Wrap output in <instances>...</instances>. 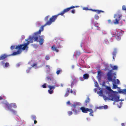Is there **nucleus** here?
Returning <instances> with one entry per match:
<instances>
[{
	"label": "nucleus",
	"mask_w": 126,
	"mask_h": 126,
	"mask_svg": "<svg viewBox=\"0 0 126 126\" xmlns=\"http://www.w3.org/2000/svg\"><path fill=\"white\" fill-rule=\"evenodd\" d=\"M117 53L116 50V49H115L114 50V51L112 53V54L113 55L112 58L114 61V57L116 56V55Z\"/></svg>",
	"instance_id": "obj_18"
},
{
	"label": "nucleus",
	"mask_w": 126,
	"mask_h": 126,
	"mask_svg": "<svg viewBox=\"0 0 126 126\" xmlns=\"http://www.w3.org/2000/svg\"><path fill=\"white\" fill-rule=\"evenodd\" d=\"M73 83V82H72V84H71V85H72V84Z\"/></svg>",
	"instance_id": "obj_58"
},
{
	"label": "nucleus",
	"mask_w": 126,
	"mask_h": 126,
	"mask_svg": "<svg viewBox=\"0 0 126 126\" xmlns=\"http://www.w3.org/2000/svg\"><path fill=\"white\" fill-rule=\"evenodd\" d=\"M108 22L109 24H111L112 23L111 20L109 19L108 20Z\"/></svg>",
	"instance_id": "obj_46"
},
{
	"label": "nucleus",
	"mask_w": 126,
	"mask_h": 126,
	"mask_svg": "<svg viewBox=\"0 0 126 126\" xmlns=\"http://www.w3.org/2000/svg\"><path fill=\"white\" fill-rule=\"evenodd\" d=\"M5 106L10 110L11 109L12 107V104H9L8 103L5 104Z\"/></svg>",
	"instance_id": "obj_16"
},
{
	"label": "nucleus",
	"mask_w": 126,
	"mask_h": 126,
	"mask_svg": "<svg viewBox=\"0 0 126 126\" xmlns=\"http://www.w3.org/2000/svg\"><path fill=\"white\" fill-rule=\"evenodd\" d=\"M55 86H51L50 85H48V87L49 89L48 90V93L50 94H51L53 93V90L55 88Z\"/></svg>",
	"instance_id": "obj_9"
},
{
	"label": "nucleus",
	"mask_w": 126,
	"mask_h": 126,
	"mask_svg": "<svg viewBox=\"0 0 126 126\" xmlns=\"http://www.w3.org/2000/svg\"><path fill=\"white\" fill-rule=\"evenodd\" d=\"M101 72L100 70L98 71V76H101Z\"/></svg>",
	"instance_id": "obj_31"
},
{
	"label": "nucleus",
	"mask_w": 126,
	"mask_h": 126,
	"mask_svg": "<svg viewBox=\"0 0 126 126\" xmlns=\"http://www.w3.org/2000/svg\"><path fill=\"white\" fill-rule=\"evenodd\" d=\"M121 125L122 126H125V124L124 123H122L121 124Z\"/></svg>",
	"instance_id": "obj_51"
},
{
	"label": "nucleus",
	"mask_w": 126,
	"mask_h": 126,
	"mask_svg": "<svg viewBox=\"0 0 126 126\" xmlns=\"http://www.w3.org/2000/svg\"><path fill=\"white\" fill-rule=\"evenodd\" d=\"M30 70V68H28L26 70V72L27 73H28L29 72Z\"/></svg>",
	"instance_id": "obj_42"
},
{
	"label": "nucleus",
	"mask_w": 126,
	"mask_h": 126,
	"mask_svg": "<svg viewBox=\"0 0 126 126\" xmlns=\"http://www.w3.org/2000/svg\"><path fill=\"white\" fill-rule=\"evenodd\" d=\"M48 25L47 23L43 25L42 26L40 27V29L38 32H35L34 33L32 36H29V39H25V41L27 42V43H25L24 44H21L23 45V49H28V45L30 43H33V40L34 41L38 42V37L40 35L41 32L44 30V27L46 25Z\"/></svg>",
	"instance_id": "obj_1"
},
{
	"label": "nucleus",
	"mask_w": 126,
	"mask_h": 126,
	"mask_svg": "<svg viewBox=\"0 0 126 126\" xmlns=\"http://www.w3.org/2000/svg\"><path fill=\"white\" fill-rule=\"evenodd\" d=\"M10 110L14 114H15L16 113V111L13 109H10Z\"/></svg>",
	"instance_id": "obj_25"
},
{
	"label": "nucleus",
	"mask_w": 126,
	"mask_h": 126,
	"mask_svg": "<svg viewBox=\"0 0 126 126\" xmlns=\"http://www.w3.org/2000/svg\"><path fill=\"white\" fill-rule=\"evenodd\" d=\"M3 99L2 97L1 96H0V100H1Z\"/></svg>",
	"instance_id": "obj_52"
},
{
	"label": "nucleus",
	"mask_w": 126,
	"mask_h": 126,
	"mask_svg": "<svg viewBox=\"0 0 126 126\" xmlns=\"http://www.w3.org/2000/svg\"><path fill=\"white\" fill-rule=\"evenodd\" d=\"M109 97H107L106 100L108 99L109 100L114 101H115L117 102L120 101H122L119 99L120 97L119 96L115 95L113 96L111 95H109Z\"/></svg>",
	"instance_id": "obj_5"
},
{
	"label": "nucleus",
	"mask_w": 126,
	"mask_h": 126,
	"mask_svg": "<svg viewBox=\"0 0 126 126\" xmlns=\"http://www.w3.org/2000/svg\"><path fill=\"white\" fill-rule=\"evenodd\" d=\"M46 66L48 68H49V66L48 65H46Z\"/></svg>",
	"instance_id": "obj_53"
},
{
	"label": "nucleus",
	"mask_w": 126,
	"mask_h": 126,
	"mask_svg": "<svg viewBox=\"0 0 126 126\" xmlns=\"http://www.w3.org/2000/svg\"><path fill=\"white\" fill-rule=\"evenodd\" d=\"M9 65V63H6L5 64V66L7 67H8Z\"/></svg>",
	"instance_id": "obj_32"
},
{
	"label": "nucleus",
	"mask_w": 126,
	"mask_h": 126,
	"mask_svg": "<svg viewBox=\"0 0 126 126\" xmlns=\"http://www.w3.org/2000/svg\"><path fill=\"white\" fill-rule=\"evenodd\" d=\"M31 118L32 120H35L36 119V116L34 115H32L31 116Z\"/></svg>",
	"instance_id": "obj_24"
},
{
	"label": "nucleus",
	"mask_w": 126,
	"mask_h": 126,
	"mask_svg": "<svg viewBox=\"0 0 126 126\" xmlns=\"http://www.w3.org/2000/svg\"><path fill=\"white\" fill-rule=\"evenodd\" d=\"M122 10H123L126 11V6L124 5L122 6Z\"/></svg>",
	"instance_id": "obj_30"
},
{
	"label": "nucleus",
	"mask_w": 126,
	"mask_h": 126,
	"mask_svg": "<svg viewBox=\"0 0 126 126\" xmlns=\"http://www.w3.org/2000/svg\"><path fill=\"white\" fill-rule=\"evenodd\" d=\"M34 124H36L37 123V121L35 120H34Z\"/></svg>",
	"instance_id": "obj_50"
},
{
	"label": "nucleus",
	"mask_w": 126,
	"mask_h": 126,
	"mask_svg": "<svg viewBox=\"0 0 126 126\" xmlns=\"http://www.w3.org/2000/svg\"><path fill=\"white\" fill-rule=\"evenodd\" d=\"M12 106L15 108H16L17 107V106L16 104L14 103L12 104Z\"/></svg>",
	"instance_id": "obj_28"
},
{
	"label": "nucleus",
	"mask_w": 126,
	"mask_h": 126,
	"mask_svg": "<svg viewBox=\"0 0 126 126\" xmlns=\"http://www.w3.org/2000/svg\"><path fill=\"white\" fill-rule=\"evenodd\" d=\"M61 86H63L62 85H61Z\"/></svg>",
	"instance_id": "obj_60"
},
{
	"label": "nucleus",
	"mask_w": 126,
	"mask_h": 126,
	"mask_svg": "<svg viewBox=\"0 0 126 126\" xmlns=\"http://www.w3.org/2000/svg\"><path fill=\"white\" fill-rule=\"evenodd\" d=\"M99 94H102V92L101 90H100L99 92Z\"/></svg>",
	"instance_id": "obj_48"
},
{
	"label": "nucleus",
	"mask_w": 126,
	"mask_h": 126,
	"mask_svg": "<svg viewBox=\"0 0 126 126\" xmlns=\"http://www.w3.org/2000/svg\"><path fill=\"white\" fill-rule=\"evenodd\" d=\"M49 59L50 58L49 56L48 55H47L45 57V59L47 60Z\"/></svg>",
	"instance_id": "obj_33"
},
{
	"label": "nucleus",
	"mask_w": 126,
	"mask_h": 126,
	"mask_svg": "<svg viewBox=\"0 0 126 126\" xmlns=\"http://www.w3.org/2000/svg\"><path fill=\"white\" fill-rule=\"evenodd\" d=\"M44 36L42 35L40 36V35L38 37L39 40L38 39V42L39 43V44L40 45H42L44 42Z\"/></svg>",
	"instance_id": "obj_8"
},
{
	"label": "nucleus",
	"mask_w": 126,
	"mask_h": 126,
	"mask_svg": "<svg viewBox=\"0 0 126 126\" xmlns=\"http://www.w3.org/2000/svg\"><path fill=\"white\" fill-rule=\"evenodd\" d=\"M68 113L69 116L72 115V112L71 111H69L68 112Z\"/></svg>",
	"instance_id": "obj_37"
},
{
	"label": "nucleus",
	"mask_w": 126,
	"mask_h": 126,
	"mask_svg": "<svg viewBox=\"0 0 126 126\" xmlns=\"http://www.w3.org/2000/svg\"><path fill=\"white\" fill-rule=\"evenodd\" d=\"M62 71V70L61 69H60L59 70H57L56 72V73L57 75H58Z\"/></svg>",
	"instance_id": "obj_27"
},
{
	"label": "nucleus",
	"mask_w": 126,
	"mask_h": 126,
	"mask_svg": "<svg viewBox=\"0 0 126 126\" xmlns=\"http://www.w3.org/2000/svg\"><path fill=\"white\" fill-rule=\"evenodd\" d=\"M117 32V31L116 29L112 30L111 32V34L112 36L113 37H116Z\"/></svg>",
	"instance_id": "obj_12"
},
{
	"label": "nucleus",
	"mask_w": 126,
	"mask_h": 126,
	"mask_svg": "<svg viewBox=\"0 0 126 126\" xmlns=\"http://www.w3.org/2000/svg\"><path fill=\"white\" fill-rule=\"evenodd\" d=\"M72 106L74 108V109L76 108H77V107H79L77 105V104H75V103H74L72 105Z\"/></svg>",
	"instance_id": "obj_26"
},
{
	"label": "nucleus",
	"mask_w": 126,
	"mask_h": 126,
	"mask_svg": "<svg viewBox=\"0 0 126 126\" xmlns=\"http://www.w3.org/2000/svg\"><path fill=\"white\" fill-rule=\"evenodd\" d=\"M23 45L21 44L20 45H17L16 46L15 49H17L18 50L16 52H14L13 53L11 54L12 55L15 56L21 53L22 52V50H24L25 49H23Z\"/></svg>",
	"instance_id": "obj_4"
},
{
	"label": "nucleus",
	"mask_w": 126,
	"mask_h": 126,
	"mask_svg": "<svg viewBox=\"0 0 126 126\" xmlns=\"http://www.w3.org/2000/svg\"><path fill=\"white\" fill-rule=\"evenodd\" d=\"M49 17V16H47L45 18V20L46 21H47L48 20V18Z\"/></svg>",
	"instance_id": "obj_34"
},
{
	"label": "nucleus",
	"mask_w": 126,
	"mask_h": 126,
	"mask_svg": "<svg viewBox=\"0 0 126 126\" xmlns=\"http://www.w3.org/2000/svg\"><path fill=\"white\" fill-rule=\"evenodd\" d=\"M100 109H107L108 108V106L107 105H105L104 106H103L100 107Z\"/></svg>",
	"instance_id": "obj_22"
},
{
	"label": "nucleus",
	"mask_w": 126,
	"mask_h": 126,
	"mask_svg": "<svg viewBox=\"0 0 126 126\" xmlns=\"http://www.w3.org/2000/svg\"><path fill=\"white\" fill-rule=\"evenodd\" d=\"M91 10L92 11H93L95 12L98 14H99L101 12L103 13V12H104L103 11L101 10H93L92 9H91Z\"/></svg>",
	"instance_id": "obj_19"
},
{
	"label": "nucleus",
	"mask_w": 126,
	"mask_h": 126,
	"mask_svg": "<svg viewBox=\"0 0 126 126\" xmlns=\"http://www.w3.org/2000/svg\"><path fill=\"white\" fill-rule=\"evenodd\" d=\"M8 56L6 54H2L0 56V60H3L6 58Z\"/></svg>",
	"instance_id": "obj_14"
},
{
	"label": "nucleus",
	"mask_w": 126,
	"mask_h": 126,
	"mask_svg": "<svg viewBox=\"0 0 126 126\" xmlns=\"http://www.w3.org/2000/svg\"><path fill=\"white\" fill-rule=\"evenodd\" d=\"M112 69L113 70H117L118 66L116 65H114L112 67Z\"/></svg>",
	"instance_id": "obj_23"
},
{
	"label": "nucleus",
	"mask_w": 126,
	"mask_h": 126,
	"mask_svg": "<svg viewBox=\"0 0 126 126\" xmlns=\"http://www.w3.org/2000/svg\"><path fill=\"white\" fill-rule=\"evenodd\" d=\"M52 50L53 51H55L56 52H58L59 51V50L57 48V47L55 45H53L51 47Z\"/></svg>",
	"instance_id": "obj_15"
},
{
	"label": "nucleus",
	"mask_w": 126,
	"mask_h": 126,
	"mask_svg": "<svg viewBox=\"0 0 126 126\" xmlns=\"http://www.w3.org/2000/svg\"><path fill=\"white\" fill-rule=\"evenodd\" d=\"M50 76H51L52 77H50L49 76H47L46 78V80L47 81H53V83L55 84L56 82V81L54 80L53 78L52 77L51 75H50Z\"/></svg>",
	"instance_id": "obj_10"
},
{
	"label": "nucleus",
	"mask_w": 126,
	"mask_h": 126,
	"mask_svg": "<svg viewBox=\"0 0 126 126\" xmlns=\"http://www.w3.org/2000/svg\"><path fill=\"white\" fill-rule=\"evenodd\" d=\"M79 79L81 81H83L84 80V78L82 77H80L79 78Z\"/></svg>",
	"instance_id": "obj_41"
},
{
	"label": "nucleus",
	"mask_w": 126,
	"mask_h": 126,
	"mask_svg": "<svg viewBox=\"0 0 126 126\" xmlns=\"http://www.w3.org/2000/svg\"><path fill=\"white\" fill-rule=\"evenodd\" d=\"M119 92L120 93L123 94H126V89H124L122 90L119 91Z\"/></svg>",
	"instance_id": "obj_21"
},
{
	"label": "nucleus",
	"mask_w": 126,
	"mask_h": 126,
	"mask_svg": "<svg viewBox=\"0 0 126 126\" xmlns=\"http://www.w3.org/2000/svg\"><path fill=\"white\" fill-rule=\"evenodd\" d=\"M122 34V33L121 32H117L116 35V38L118 40H119L121 38V36Z\"/></svg>",
	"instance_id": "obj_13"
},
{
	"label": "nucleus",
	"mask_w": 126,
	"mask_h": 126,
	"mask_svg": "<svg viewBox=\"0 0 126 126\" xmlns=\"http://www.w3.org/2000/svg\"><path fill=\"white\" fill-rule=\"evenodd\" d=\"M92 113H91V114H90V113H89V114H90V116H93V114H92Z\"/></svg>",
	"instance_id": "obj_54"
},
{
	"label": "nucleus",
	"mask_w": 126,
	"mask_h": 126,
	"mask_svg": "<svg viewBox=\"0 0 126 126\" xmlns=\"http://www.w3.org/2000/svg\"><path fill=\"white\" fill-rule=\"evenodd\" d=\"M61 86H63L62 85H61Z\"/></svg>",
	"instance_id": "obj_59"
},
{
	"label": "nucleus",
	"mask_w": 126,
	"mask_h": 126,
	"mask_svg": "<svg viewBox=\"0 0 126 126\" xmlns=\"http://www.w3.org/2000/svg\"><path fill=\"white\" fill-rule=\"evenodd\" d=\"M94 18L96 20H98L99 18V16L98 15H95L94 16Z\"/></svg>",
	"instance_id": "obj_29"
},
{
	"label": "nucleus",
	"mask_w": 126,
	"mask_h": 126,
	"mask_svg": "<svg viewBox=\"0 0 126 126\" xmlns=\"http://www.w3.org/2000/svg\"><path fill=\"white\" fill-rule=\"evenodd\" d=\"M80 109L83 113H86L88 111H90V114H91L93 112V111L92 109H89L84 107H81Z\"/></svg>",
	"instance_id": "obj_7"
},
{
	"label": "nucleus",
	"mask_w": 126,
	"mask_h": 126,
	"mask_svg": "<svg viewBox=\"0 0 126 126\" xmlns=\"http://www.w3.org/2000/svg\"><path fill=\"white\" fill-rule=\"evenodd\" d=\"M83 9L85 10H89L88 8L87 7H84L83 8Z\"/></svg>",
	"instance_id": "obj_47"
},
{
	"label": "nucleus",
	"mask_w": 126,
	"mask_h": 126,
	"mask_svg": "<svg viewBox=\"0 0 126 126\" xmlns=\"http://www.w3.org/2000/svg\"><path fill=\"white\" fill-rule=\"evenodd\" d=\"M69 94V93H67L66 92V93L64 95L65 97H67V96H68V95Z\"/></svg>",
	"instance_id": "obj_39"
},
{
	"label": "nucleus",
	"mask_w": 126,
	"mask_h": 126,
	"mask_svg": "<svg viewBox=\"0 0 126 126\" xmlns=\"http://www.w3.org/2000/svg\"><path fill=\"white\" fill-rule=\"evenodd\" d=\"M90 99L89 97H87L86 100L85 101V104L86 106H87L88 104H89L90 102Z\"/></svg>",
	"instance_id": "obj_17"
},
{
	"label": "nucleus",
	"mask_w": 126,
	"mask_h": 126,
	"mask_svg": "<svg viewBox=\"0 0 126 126\" xmlns=\"http://www.w3.org/2000/svg\"><path fill=\"white\" fill-rule=\"evenodd\" d=\"M70 89L69 88H68L67 89V91H66V92L69 93H70Z\"/></svg>",
	"instance_id": "obj_44"
},
{
	"label": "nucleus",
	"mask_w": 126,
	"mask_h": 126,
	"mask_svg": "<svg viewBox=\"0 0 126 126\" xmlns=\"http://www.w3.org/2000/svg\"><path fill=\"white\" fill-rule=\"evenodd\" d=\"M89 77V75L88 74H85L83 75V78L84 79H88Z\"/></svg>",
	"instance_id": "obj_20"
},
{
	"label": "nucleus",
	"mask_w": 126,
	"mask_h": 126,
	"mask_svg": "<svg viewBox=\"0 0 126 126\" xmlns=\"http://www.w3.org/2000/svg\"><path fill=\"white\" fill-rule=\"evenodd\" d=\"M78 7H79V6H72L69 7L64 9L63 11H62L58 14L52 16V17L50 18L49 20L48 21H47V24H48V25H50L53 22L55 21L57 18L58 16L59 15H61V16H63L64 13L68 12L71 9Z\"/></svg>",
	"instance_id": "obj_2"
},
{
	"label": "nucleus",
	"mask_w": 126,
	"mask_h": 126,
	"mask_svg": "<svg viewBox=\"0 0 126 126\" xmlns=\"http://www.w3.org/2000/svg\"><path fill=\"white\" fill-rule=\"evenodd\" d=\"M15 46H12L10 48L12 50H13L14 48H15Z\"/></svg>",
	"instance_id": "obj_38"
},
{
	"label": "nucleus",
	"mask_w": 126,
	"mask_h": 126,
	"mask_svg": "<svg viewBox=\"0 0 126 126\" xmlns=\"http://www.w3.org/2000/svg\"><path fill=\"white\" fill-rule=\"evenodd\" d=\"M46 85H47L46 84V83H45L42 85V87L43 88H46L47 87Z\"/></svg>",
	"instance_id": "obj_36"
},
{
	"label": "nucleus",
	"mask_w": 126,
	"mask_h": 126,
	"mask_svg": "<svg viewBox=\"0 0 126 126\" xmlns=\"http://www.w3.org/2000/svg\"><path fill=\"white\" fill-rule=\"evenodd\" d=\"M80 108L79 107H77L75 109H74L73 110V111L74 112L75 114H79L80 112Z\"/></svg>",
	"instance_id": "obj_11"
},
{
	"label": "nucleus",
	"mask_w": 126,
	"mask_h": 126,
	"mask_svg": "<svg viewBox=\"0 0 126 126\" xmlns=\"http://www.w3.org/2000/svg\"><path fill=\"white\" fill-rule=\"evenodd\" d=\"M67 104L68 105H70V101H68L67 102Z\"/></svg>",
	"instance_id": "obj_49"
},
{
	"label": "nucleus",
	"mask_w": 126,
	"mask_h": 126,
	"mask_svg": "<svg viewBox=\"0 0 126 126\" xmlns=\"http://www.w3.org/2000/svg\"><path fill=\"white\" fill-rule=\"evenodd\" d=\"M37 63H33L32 65V67H33L34 66H36L37 65Z\"/></svg>",
	"instance_id": "obj_40"
},
{
	"label": "nucleus",
	"mask_w": 126,
	"mask_h": 126,
	"mask_svg": "<svg viewBox=\"0 0 126 126\" xmlns=\"http://www.w3.org/2000/svg\"><path fill=\"white\" fill-rule=\"evenodd\" d=\"M122 16L121 15L118 14L114 15V18L115 19V20L113 22V23L115 24H118L120 19V18Z\"/></svg>",
	"instance_id": "obj_6"
},
{
	"label": "nucleus",
	"mask_w": 126,
	"mask_h": 126,
	"mask_svg": "<svg viewBox=\"0 0 126 126\" xmlns=\"http://www.w3.org/2000/svg\"><path fill=\"white\" fill-rule=\"evenodd\" d=\"M58 48H59V47H58Z\"/></svg>",
	"instance_id": "obj_61"
},
{
	"label": "nucleus",
	"mask_w": 126,
	"mask_h": 126,
	"mask_svg": "<svg viewBox=\"0 0 126 126\" xmlns=\"http://www.w3.org/2000/svg\"><path fill=\"white\" fill-rule=\"evenodd\" d=\"M75 10L74 9H73L71 11V12L72 14H74L75 13Z\"/></svg>",
	"instance_id": "obj_45"
},
{
	"label": "nucleus",
	"mask_w": 126,
	"mask_h": 126,
	"mask_svg": "<svg viewBox=\"0 0 126 126\" xmlns=\"http://www.w3.org/2000/svg\"><path fill=\"white\" fill-rule=\"evenodd\" d=\"M112 70H110L108 72L107 74V79L109 81H114V83H113V87L112 89H116V88H118V87H117V85L115 84L116 83V80L115 79L116 77H114V79H112L113 76L112 75Z\"/></svg>",
	"instance_id": "obj_3"
},
{
	"label": "nucleus",
	"mask_w": 126,
	"mask_h": 126,
	"mask_svg": "<svg viewBox=\"0 0 126 126\" xmlns=\"http://www.w3.org/2000/svg\"><path fill=\"white\" fill-rule=\"evenodd\" d=\"M73 92V91L71 90L70 91V93H72Z\"/></svg>",
	"instance_id": "obj_55"
},
{
	"label": "nucleus",
	"mask_w": 126,
	"mask_h": 126,
	"mask_svg": "<svg viewBox=\"0 0 126 126\" xmlns=\"http://www.w3.org/2000/svg\"><path fill=\"white\" fill-rule=\"evenodd\" d=\"M116 81H117V84H119L120 83V82L119 79H116Z\"/></svg>",
	"instance_id": "obj_43"
},
{
	"label": "nucleus",
	"mask_w": 126,
	"mask_h": 126,
	"mask_svg": "<svg viewBox=\"0 0 126 126\" xmlns=\"http://www.w3.org/2000/svg\"><path fill=\"white\" fill-rule=\"evenodd\" d=\"M88 118H87V119H87V120H88Z\"/></svg>",
	"instance_id": "obj_57"
},
{
	"label": "nucleus",
	"mask_w": 126,
	"mask_h": 126,
	"mask_svg": "<svg viewBox=\"0 0 126 126\" xmlns=\"http://www.w3.org/2000/svg\"><path fill=\"white\" fill-rule=\"evenodd\" d=\"M107 89L108 90L110 91H112V90L111 89L110 87L107 86Z\"/></svg>",
	"instance_id": "obj_35"
},
{
	"label": "nucleus",
	"mask_w": 126,
	"mask_h": 126,
	"mask_svg": "<svg viewBox=\"0 0 126 126\" xmlns=\"http://www.w3.org/2000/svg\"><path fill=\"white\" fill-rule=\"evenodd\" d=\"M96 83L97 85L98 84V83L97 82H96Z\"/></svg>",
	"instance_id": "obj_56"
}]
</instances>
